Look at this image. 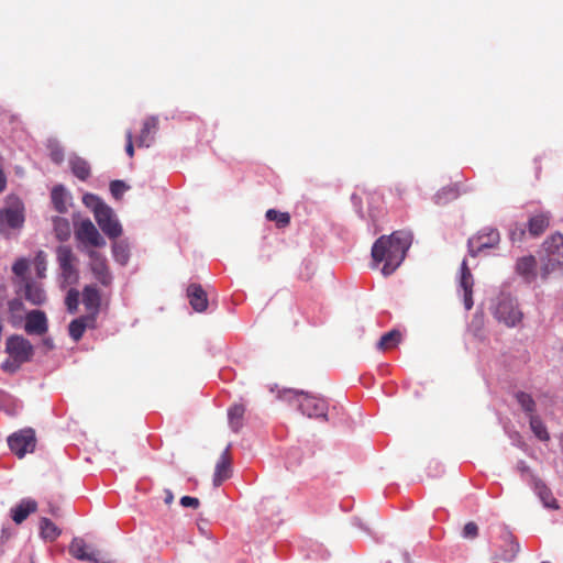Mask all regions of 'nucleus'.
Segmentation results:
<instances>
[{"instance_id": "obj_39", "label": "nucleus", "mask_w": 563, "mask_h": 563, "mask_svg": "<svg viewBox=\"0 0 563 563\" xmlns=\"http://www.w3.org/2000/svg\"><path fill=\"white\" fill-rule=\"evenodd\" d=\"M29 271V262L25 258L18 260L13 266L12 272L21 278V285L24 283L25 279H30L25 276L26 272Z\"/></svg>"}, {"instance_id": "obj_29", "label": "nucleus", "mask_w": 563, "mask_h": 563, "mask_svg": "<svg viewBox=\"0 0 563 563\" xmlns=\"http://www.w3.org/2000/svg\"><path fill=\"white\" fill-rule=\"evenodd\" d=\"M505 549L501 550L499 558L504 561H512L519 552V543L514 539L510 533L504 536Z\"/></svg>"}, {"instance_id": "obj_2", "label": "nucleus", "mask_w": 563, "mask_h": 563, "mask_svg": "<svg viewBox=\"0 0 563 563\" xmlns=\"http://www.w3.org/2000/svg\"><path fill=\"white\" fill-rule=\"evenodd\" d=\"M278 398L296 406L308 418L328 420L329 405L323 398L296 389H284L279 391Z\"/></svg>"}, {"instance_id": "obj_16", "label": "nucleus", "mask_w": 563, "mask_h": 563, "mask_svg": "<svg viewBox=\"0 0 563 563\" xmlns=\"http://www.w3.org/2000/svg\"><path fill=\"white\" fill-rule=\"evenodd\" d=\"M82 303L89 311L87 319L96 320L101 305V295L96 285H87L82 289Z\"/></svg>"}, {"instance_id": "obj_14", "label": "nucleus", "mask_w": 563, "mask_h": 563, "mask_svg": "<svg viewBox=\"0 0 563 563\" xmlns=\"http://www.w3.org/2000/svg\"><path fill=\"white\" fill-rule=\"evenodd\" d=\"M24 330L31 335H43L48 330V322L44 311L31 310L26 313Z\"/></svg>"}, {"instance_id": "obj_21", "label": "nucleus", "mask_w": 563, "mask_h": 563, "mask_svg": "<svg viewBox=\"0 0 563 563\" xmlns=\"http://www.w3.org/2000/svg\"><path fill=\"white\" fill-rule=\"evenodd\" d=\"M230 445L221 453L214 470L213 484L214 486L221 485L225 479L231 476L230 457H229Z\"/></svg>"}, {"instance_id": "obj_8", "label": "nucleus", "mask_w": 563, "mask_h": 563, "mask_svg": "<svg viewBox=\"0 0 563 563\" xmlns=\"http://www.w3.org/2000/svg\"><path fill=\"white\" fill-rule=\"evenodd\" d=\"M86 254L89 257V267L93 277L99 282L101 286H111L113 282V275L108 266L106 256L95 250H87Z\"/></svg>"}, {"instance_id": "obj_6", "label": "nucleus", "mask_w": 563, "mask_h": 563, "mask_svg": "<svg viewBox=\"0 0 563 563\" xmlns=\"http://www.w3.org/2000/svg\"><path fill=\"white\" fill-rule=\"evenodd\" d=\"M57 262L60 269V285L66 287L77 283L78 269L76 267L77 258L73 250L67 245H60L56 250Z\"/></svg>"}, {"instance_id": "obj_3", "label": "nucleus", "mask_w": 563, "mask_h": 563, "mask_svg": "<svg viewBox=\"0 0 563 563\" xmlns=\"http://www.w3.org/2000/svg\"><path fill=\"white\" fill-rule=\"evenodd\" d=\"M82 202L93 212L99 228L109 239H117L122 234V225L114 210L104 203L100 197L93 194H85Z\"/></svg>"}, {"instance_id": "obj_11", "label": "nucleus", "mask_w": 563, "mask_h": 563, "mask_svg": "<svg viewBox=\"0 0 563 563\" xmlns=\"http://www.w3.org/2000/svg\"><path fill=\"white\" fill-rule=\"evenodd\" d=\"M24 222L23 206L20 201L0 209V231L21 228Z\"/></svg>"}, {"instance_id": "obj_10", "label": "nucleus", "mask_w": 563, "mask_h": 563, "mask_svg": "<svg viewBox=\"0 0 563 563\" xmlns=\"http://www.w3.org/2000/svg\"><path fill=\"white\" fill-rule=\"evenodd\" d=\"M5 351L18 363L31 360L34 353L31 342L22 335H12L7 340Z\"/></svg>"}, {"instance_id": "obj_13", "label": "nucleus", "mask_w": 563, "mask_h": 563, "mask_svg": "<svg viewBox=\"0 0 563 563\" xmlns=\"http://www.w3.org/2000/svg\"><path fill=\"white\" fill-rule=\"evenodd\" d=\"M528 485L538 496L544 508L552 510H558L560 508V505L554 498L552 490L540 477L537 475H531V481L528 482Z\"/></svg>"}, {"instance_id": "obj_25", "label": "nucleus", "mask_w": 563, "mask_h": 563, "mask_svg": "<svg viewBox=\"0 0 563 563\" xmlns=\"http://www.w3.org/2000/svg\"><path fill=\"white\" fill-rule=\"evenodd\" d=\"M52 223L54 233L59 241L64 242L70 238L71 228L69 221L66 218L59 216L53 217Z\"/></svg>"}, {"instance_id": "obj_23", "label": "nucleus", "mask_w": 563, "mask_h": 563, "mask_svg": "<svg viewBox=\"0 0 563 563\" xmlns=\"http://www.w3.org/2000/svg\"><path fill=\"white\" fill-rule=\"evenodd\" d=\"M51 199H52V203L57 212L66 213L68 211V205L71 201V196L64 188V186H62V185L55 186L52 189Z\"/></svg>"}, {"instance_id": "obj_51", "label": "nucleus", "mask_w": 563, "mask_h": 563, "mask_svg": "<svg viewBox=\"0 0 563 563\" xmlns=\"http://www.w3.org/2000/svg\"><path fill=\"white\" fill-rule=\"evenodd\" d=\"M518 230L519 233L517 232V230L511 231L510 236L512 241L520 240L521 236L525 234L523 228H519Z\"/></svg>"}, {"instance_id": "obj_48", "label": "nucleus", "mask_w": 563, "mask_h": 563, "mask_svg": "<svg viewBox=\"0 0 563 563\" xmlns=\"http://www.w3.org/2000/svg\"><path fill=\"white\" fill-rule=\"evenodd\" d=\"M20 364L21 363L15 362L14 358L12 361L7 360L5 362L2 363L1 368L5 372L13 373L19 368Z\"/></svg>"}, {"instance_id": "obj_33", "label": "nucleus", "mask_w": 563, "mask_h": 563, "mask_svg": "<svg viewBox=\"0 0 563 563\" xmlns=\"http://www.w3.org/2000/svg\"><path fill=\"white\" fill-rule=\"evenodd\" d=\"M40 529L41 536L45 540L53 541L60 534V530L47 518L41 520Z\"/></svg>"}, {"instance_id": "obj_31", "label": "nucleus", "mask_w": 563, "mask_h": 563, "mask_svg": "<svg viewBox=\"0 0 563 563\" xmlns=\"http://www.w3.org/2000/svg\"><path fill=\"white\" fill-rule=\"evenodd\" d=\"M88 321L91 322V319H87V317H81L73 320L69 323V335L74 341H79L82 338Z\"/></svg>"}, {"instance_id": "obj_49", "label": "nucleus", "mask_w": 563, "mask_h": 563, "mask_svg": "<svg viewBox=\"0 0 563 563\" xmlns=\"http://www.w3.org/2000/svg\"><path fill=\"white\" fill-rule=\"evenodd\" d=\"M23 307V303L19 299H13L9 302V309L11 312H15Z\"/></svg>"}, {"instance_id": "obj_22", "label": "nucleus", "mask_w": 563, "mask_h": 563, "mask_svg": "<svg viewBox=\"0 0 563 563\" xmlns=\"http://www.w3.org/2000/svg\"><path fill=\"white\" fill-rule=\"evenodd\" d=\"M36 509L37 503L34 499L24 498L11 509L12 520L16 525H20L29 517L30 514L35 512Z\"/></svg>"}, {"instance_id": "obj_9", "label": "nucleus", "mask_w": 563, "mask_h": 563, "mask_svg": "<svg viewBox=\"0 0 563 563\" xmlns=\"http://www.w3.org/2000/svg\"><path fill=\"white\" fill-rule=\"evenodd\" d=\"M499 232L492 228H486L477 233V235L468 239V253L476 256L486 249H493L499 243Z\"/></svg>"}, {"instance_id": "obj_32", "label": "nucleus", "mask_w": 563, "mask_h": 563, "mask_svg": "<svg viewBox=\"0 0 563 563\" xmlns=\"http://www.w3.org/2000/svg\"><path fill=\"white\" fill-rule=\"evenodd\" d=\"M47 150L49 151V157L51 159L59 165L64 162V148L60 145L59 141L56 139H48L47 140Z\"/></svg>"}, {"instance_id": "obj_45", "label": "nucleus", "mask_w": 563, "mask_h": 563, "mask_svg": "<svg viewBox=\"0 0 563 563\" xmlns=\"http://www.w3.org/2000/svg\"><path fill=\"white\" fill-rule=\"evenodd\" d=\"M180 505L183 507H189V508H198L199 505H200V501L198 498L196 497H191V496H184L180 498Z\"/></svg>"}, {"instance_id": "obj_42", "label": "nucleus", "mask_w": 563, "mask_h": 563, "mask_svg": "<svg viewBox=\"0 0 563 563\" xmlns=\"http://www.w3.org/2000/svg\"><path fill=\"white\" fill-rule=\"evenodd\" d=\"M457 197V192L453 188H448L439 191L435 195V202L437 203H444L450 199H454Z\"/></svg>"}, {"instance_id": "obj_43", "label": "nucleus", "mask_w": 563, "mask_h": 563, "mask_svg": "<svg viewBox=\"0 0 563 563\" xmlns=\"http://www.w3.org/2000/svg\"><path fill=\"white\" fill-rule=\"evenodd\" d=\"M516 468L521 474V478L528 484L531 481V475H536L525 461H519Z\"/></svg>"}, {"instance_id": "obj_46", "label": "nucleus", "mask_w": 563, "mask_h": 563, "mask_svg": "<svg viewBox=\"0 0 563 563\" xmlns=\"http://www.w3.org/2000/svg\"><path fill=\"white\" fill-rule=\"evenodd\" d=\"M125 152L126 154L132 157L134 155V146H133V133L131 130H128L125 133Z\"/></svg>"}, {"instance_id": "obj_37", "label": "nucleus", "mask_w": 563, "mask_h": 563, "mask_svg": "<svg viewBox=\"0 0 563 563\" xmlns=\"http://www.w3.org/2000/svg\"><path fill=\"white\" fill-rule=\"evenodd\" d=\"M266 218L269 221H275L279 228L286 227L290 221V217L288 213L279 212L275 209L267 210Z\"/></svg>"}, {"instance_id": "obj_34", "label": "nucleus", "mask_w": 563, "mask_h": 563, "mask_svg": "<svg viewBox=\"0 0 563 563\" xmlns=\"http://www.w3.org/2000/svg\"><path fill=\"white\" fill-rule=\"evenodd\" d=\"M530 428L533 434L541 441H548L550 439L547 428L540 417H529Z\"/></svg>"}, {"instance_id": "obj_4", "label": "nucleus", "mask_w": 563, "mask_h": 563, "mask_svg": "<svg viewBox=\"0 0 563 563\" xmlns=\"http://www.w3.org/2000/svg\"><path fill=\"white\" fill-rule=\"evenodd\" d=\"M489 311L499 323L508 328L517 327L523 319L517 297L504 288L490 299Z\"/></svg>"}, {"instance_id": "obj_24", "label": "nucleus", "mask_w": 563, "mask_h": 563, "mask_svg": "<svg viewBox=\"0 0 563 563\" xmlns=\"http://www.w3.org/2000/svg\"><path fill=\"white\" fill-rule=\"evenodd\" d=\"M68 161L70 169L77 178L86 180L90 176V166L86 159L71 154Z\"/></svg>"}, {"instance_id": "obj_50", "label": "nucleus", "mask_w": 563, "mask_h": 563, "mask_svg": "<svg viewBox=\"0 0 563 563\" xmlns=\"http://www.w3.org/2000/svg\"><path fill=\"white\" fill-rule=\"evenodd\" d=\"M12 537V532L8 528H3L0 536V542L4 543Z\"/></svg>"}, {"instance_id": "obj_35", "label": "nucleus", "mask_w": 563, "mask_h": 563, "mask_svg": "<svg viewBox=\"0 0 563 563\" xmlns=\"http://www.w3.org/2000/svg\"><path fill=\"white\" fill-rule=\"evenodd\" d=\"M516 399L521 406L522 410L530 416H534L533 411L536 409V402L532 397L523 391H519L516 394Z\"/></svg>"}, {"instance_id": "obj_5", "label": "nucleus", "mask_w": 563, "mask_h": 563, "mask_svg": "<svg viewBox=\"0 0 563 563\" xmlns=\"http://www.w3.org/2000/svg\"><path fill=\"white\" fill-rule=\"evenodd\" d=\"M540 276L547 279L556 269L563 267V234L556 233L543 242L540 256Z\"/></svg>"}, {"instance_id": "obj_38", "label": "nucleus", "mask_w": 563, "mask_h": 563, "mask_svg": "<svg viewBox=\"0 0 563 563\" xmlns=\"http://www.w3.org/2000/svg\"><path fill=\"white\" fill-rule=\"evenodd\" d=\"M34 267L36 272V276L38 278L45 277V272L47 268L46 254L43 251H38L34 257Z\"/></svg>"}, {"instance_id": "obj_53", "label": "nucleus", "mask_w": 563, "mask_h": 563, "mask_svg": "<svg viewBox=\"0 0 563 563\" xmlns=\"http://www.w3.org/2000/svg\"><path fill=\"white\" fill-rule=\"evenodd\" d=\"M174 500V495L172 493V490L169 489H165V497H164V501L166 505H170Z\"/></svg>"}, {"instance_id": "obj_44", "label": "nucleus", "mask_w": 563, "mask_h": 563, "mask_svg": "<svg viewBox=\"0 0 563 563\" xmlns=\"http://www.w3.org/2000/svg\"><path fill=\"white\" fill-rule=\"evenodd\" d=\"M478 534V527L475 522L470 521L467 522L462 531V537L465 539H474Z\"/></svg>"}, {"instance_id": "obj_54", "label": "nucleus", "mask_w": 563, "mask_h": 563, "mask_svg": "<svg viewBox=\"0 0 563 563\" xmlns=\"http://www.w3.org/2000/svg\"><path fill=\"white\" fill-rule=\"evenodd\" d=\"M43 344L48 349L52 350L54 347L53 340L51 338H46L43 340Z\"/></svg>"}, {"instance_id": "obj_20", "label": "nucleus", "mask_w": 563, "mask_h": 563, "mask_svg": "<svg viewBox=\"0 0 563 563\" xmlns=\"http://www.w3.org/2000/svg\"><path fill=\"white\" fill-rule=\"evenodd\" d=\"M187 296L192 309L197 312H202L208 307V298L206 291L198 284H191L187 288Z\"/></svg>"}, {"instance_id": "obj_30", "label": "nucleus", "mask_w": 563, "mask_h": 563, "mask_svg": "<svg viewBox=\"0 0 563 563\" xmlns=\"http://www.w3.org/2000/svg\"><path fill=\"white\" fill-rule=\"evenodd\" d=\"M112 255L117 263L124 266L130 258V249L126 242L119 241L112 244Z\"/></svg>"}, {"instance_id": "obj_19", "label": "nucleus", "mask_w": 563, "mask_h": 563, "mask_svg": "<svg viewBox=\"0 0 563 563\" xmlns=\"http://www.w3.org/2000/svg\"><path fill=\"white\" fill-rule=\"evenodd\" d=\"M24 289V297L34 306H41L46 301V294L42 285L32 280L25 279L21 285Z\"/></svg>"}, {"instance_id": "obj_26", "label": "nucleus", "mask_w": 563, "mask_h": 563, "mask_svg": "<svg viewBox=\"0 0 563 563\" xmlns=\"http://www.w3.org/2000/svg\"><path fill=\"white\" fill-rule=\"evenodd\" d=\"M550 218L547 213H539L529 219L528 228L532 236H539L549 227Z\"/></svg>"}, {"instance_id": "obj_47", "label": "nucleus", "mask_w": 563, "mask_h": 563, "mask_svg": "<svg viewBox=\"0 0 563 563\" xmlns=\"http://www.w3.org/2000/svg\"><path fill=\"white\" fill-rule=\"evenodd\" d=\"M86 561H89L90 563H111V562L106 561L102 558L101 553L95 549L90 550V554Z\"/></svg>"}, {"instance_id": "obj_40", "label": "nucleus", "mask_w": 563, "mask_h": 563, "mask_svg": "<svg viewBox=\"0 0 563 563\" xmlns=\"http://www.w3.org/2000/svg\"><path fill=\"white\" fill-rule=\"evenodd\" d=\"M78 302H79L78 290L69 289V291L67 292L66 298H65V303L70 313H74L77 311Z\"/></svg>"}, {"instance_id": "obj_27", "label": "nucleus", "mask_w": 563, "mask_h": 563, "mask_svg": "<svg viewBox=\"0 0 563 563\" xmlns=\"http://www.w3.org/2000/svg\"><path fill=\"white\" fill-rule=\"evenodd\" d=\"M245 412V408L243 405L235 404L228 410V420L229 426L234 432H239L242 428V420Z\"/></svg>"}, {"instance_id": "obj_15", "label": "nucleus", "mask_w": 563, "mask_h": 563, "mask_svg": "<svg viewBox=\"0 0 563 563\" xmlns=\"http://www.w3.org/2000/svg\"><path fill=\"white\" fill-rule=\"evenodd\" d=\"M473 285V275L471 274V271L467 267L466 260H463L460 268L459 287L463 291V302L466 310H471L474 305L472 298Z\"/></svg>"}, {"instance_id": "obj_36", "label": "nucleus", "mask_w": 563, "mask_h": 563, "mask_svg": "<svg viewBox=\"0 0 563 563\" xmlns=\"http://www.w3.org/2000/svg\"><path fill=\"white\" fill-rule=\"evenodd\" d=\"M400 333L396 330L389 331L385 333L379 341L377 342V347L379 350H386L394 345H396L399 341Z\"/></svg>"}, {"instance_id": "obj_17", "label": "nucleus", "mask_w": 563, "mask_h": 563, "mask_svg": "<svg viewBox=\"0 0 563 563\" xmlns=\"http://www.w3.org/2000/svg\"><path fill=\"white\" fill-rule=\"evenodd\" d=\"M515 272L525 283L531 284L537 278V262L534 256L527 255L519 257L516 262Z\"/></svg>"}, {"instance_id": "obj_41", "label": "nucleus", "mask_w": 563, "mask_h": 563, "mask_svg": "<svg viewBox=\"0 0 563 563\" xmlns=\"http://www.w3.org/2000/svg\"><path fill=\"white\" fill-rule=\"evenodd\" d=\"M129 189V186L122 180H113L110 184L111 195L115 199H120L122 195Z\"/></svg>"}, {"instance_id": "obj_18", "label": "nucleus", "mask_w": 563, "mask_h": 563, "mask_svg": "<svg viewBox=\"0 0 563 563\" xmlns=\"http://www.w3.org/2000/svg\"><path fill=\"white\" fill-rule=\"evenodd\" d=\"M157 131H158L157 117L153 115V117L147 118L144 121L141 133L137 137V145L140 147H150L155 141V135H156Z\"/></svg>"}, {"instance_id": "obj_28", "label": "nucleus", "mask_w": 563, "mask_h": 563, "mask_svg": "<svg viewBox=\"0 0 563 563\" xmlns=\"http://www.w3.org/2000/svg\"><path fill=\"white\" fill-rule=\"evenodd\" d=\"M92 548L88 545L81 538H74L69 545V553L80 561H86Z\"/></svg>"}, {"instance_id": "obj_7", "label": "nucleus", "mask_w": 563, "mask_h": 563, "mask_svg": "<svg viewBox=\"0 0 563 563\" xmlns=\"http://www.w3.org/2000/svg\"><path fill=\"white\" fill-rule=\"evenodd\" d=\"M75 236L77 241L84 245V251L92 250L91 247H103L106 245L104 238L100 234L90 219H84L79 222L74 220Z\"/></svg>"}, {"instance_id": "obj_12", "label": "nucleus", "mask_w": 563, "mask_h": 563, "mask_svg": "<svg viewBox=\"0 0 563 563\" xmlns=\"http://www.w3.org/2000/svg\"><path fill=\"white\" fill-rule=\"evenodd\" d=\"M8 445L19 457H23L35 448L34 432L31 429L15 432L8 438Z\"/></svg>"}, {"instance_id": "obj_52", "label": "nucleus", "mask_w": 563, "mask_h": 563, "mask_svg": "<svg viewBox=\"0 0 563 563\" xmlns=\"http://www.w3.org/2000/svg\"><path fill=\"white\" fill-rule=\"evenodd\" d=\"M7 186V178L3 173V170L0 168V192H2L5 189Z\"/></svg>"}, {"instance_id": "obj_1", "label": "nucleus", "mask_w": 563, "mask_h": 563, "mask_svg": "<svg viewBox=\"0 0 563 563\" xmlns=\"http://www.w3.org/2000/svg\"><path fill=\"white\" fill-rule=\"evenodd\" d=\"M412 243L408 231H395L390 235H382L372 247V258L376 263L384 262L382 274L391 275L404 262Z\"/></svg>"}]
</instances>
